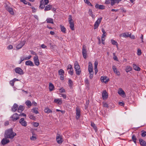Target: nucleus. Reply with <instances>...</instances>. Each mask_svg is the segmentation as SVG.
Segmentation results:
<instances>
[{
  "label": "nucleus",
  "mask_w": 146,
  "mask_h": 146,
  "mask_svg": "<svg viewBox=\"0 0 146 146\" xmlns=\"http://www.w3.org/2000/svg\"><path fill=\"white\" fill-rule=\"evenodd\" d=\"M132 69V68L130 66H127L125 67V71L127 72L131 71Z\"/></svg>",
  "instance_id": "obj_27"
},
{
  "label": "nucleus",
  "mask_w": 146,
  "mask_h": 146,
  "mask_svg": "<svg viewBox=\"0 0 146 146\" xmlns=\"http://www.w3.org/2000/svg\"><path fill=\"white\" fill-rule=\"evenodd\" d=\"M68 84L70 88L72 87L73 85V82L72 81L71 79H69V80Z\"/></svg>",
  "instance_id": "obj_39"
},
{
  "label": "nucleus",
  "mask_w": 146,
  "mask_h": 146,
  "mask_svg": "<svg viewBox=\"0 0 146 146\" xmlns=\"http://www.w3.org/2000/svg\"><path fill=\"white\" fill-rule=\"evenodd\" d=\"M46 21L47 23H54V21L51 18H48L46 19Z\"/></svg>",
  "instance_id": "obj_29"
},
{
  "label": "nucleus",
  "mask_w": 146,
  "mask_h": 146,
  "mask_svg": "<svg viewBox=\"0 0 146 146\" xmlns=\"http://www.w3.org/2000/svg\"><path fill=\"white\" fill-rule=\"evenodd\" d=\"M73 69L72 66L70 64H69L67 66V70L70 69V70H72Z\"/></svg>",
  "instance_id": "obj_53"
},
{
  "label": "nucleus",
  "mask_w": 146,
  "mask_h": 146,
  "mask_svg": "<svg viewBox=\"0 0 146 146\" xmlns=\"http://www.w3.org/2000/svg\"><path fill=\"white\" fill-rule=\"evenodd\" d=\"M34 61L35 65L37 66H38L40 64L38 57L37 56H35L33 58Z\"/></svg>",
  "instance_id": "obj_10"
},
{
  "label": "nucleus",
  "mask_w": 146,
  "mask_h": 146,
  "mask_svg": "<svg viewBox=\"0 0 146 146\" xmlns=\"http://www.w3.org/2000/svg\"><path fill=\"white\" fill-rule=\"evenodd\" d=\"M85 3H86L88 5L92 6L93 5L91 4L90 2L88 0H84Z\"/></svg>",
  "instance_id": "obj_43"
},
{
  "label": "nucleus",
  "mask_w": 146,
  "mask_h": 146,
  "mask_svg": "<svg viewBox=\"0 0 146 146\" xmlns=\"http://www.w3.org/2000/svg\"><path fill=\"white\" fill-rule=\"evenodd\" d=\"M44 111L45 113H52V111L48 107H46L45 108L44 110Z\"/></svg>",
  "instance_id": "obj_31"
},
{
  "label": "nucleus",
  "mask_w": 146,
  "mask_h": 146,
  "mask_svg": "<svg viewBox=\"0 0 146 146\" xmlns=\"http://www.w3.org/2000/svg\"><path fill=\"white\" fill-rule=\"evenodd\" d=\"M119 104L120 106H124V103L123 102H119Z\"/></svg>",
  "instance_id": "obj_61"
},
{
  "label": "nucleus",
  "mask_w": 146,
  "mask_h": 146,
  "mask_svg": "<svg viewBox=\"0 0 146 146\" xmlns=\"http://www.w3.org/2000/svg\"><path fill=\"white\" fill-rule=\"evenodd\" d=\"M98 65V62L97 61H95L94 62V69H97V65Z\"/></svg>",
  "instance_id": "obj_51"
},
{
  "label": "nucleus",
  "mask_w": 146,
  "mask_h": 146,
  "mask_svg": "<svg viewBox=\"0 0 146 146\" xmlns=\"http://www.w3.org/2000/svg\"><path fill=\"white\" fill-rule=\"evenodd\" d=\"M4 7L7 11H8L12 15H14V11L12 8L10 7L6 3L4 4Z\"/></svg>",
  "instance_id": "obj_3"
},
{
  "label": "nucleus",
  "mask_w": 146,
  "mask_h": 146,
  "mask_svg": "<svg viewBox=\"0 0 146 146\" xmlns=\"http://www.w3.org/2000/svg\"><path fill=\"white\" fill-rule=\"evenodd\" d=\"M139 141L141 146H146V142L144 140L141 139H139Z\"/></svg>",
  "instance_id": "obj_20"
},
{
  "label": "nucleus",
  "mask_w": 146,
  "mask_h": 146,
  "mask_svg": "<svg viewBox=\"0 0 146 146\" xmlns=\"http://www.w3.org/2000/svg\"><path fill=\"white\" fill-rule=\"evenodd\" d=\"M62 137L58 133H57L56 137V140L58 143L59 144H61L62 141Z\"/></svg>",
  "instance_id": "obj_7"
},
{
  "label": "nucleus",
  "mask_w": 146,
  "mask_h": 146,
  "mask_svg": "<svg viewBox=\"0 0 146 146\" xmlns=\"http://www.w3.org/2000/svg\"><path fill=\"white\" fill-rule=\"evenodd\" d=\"M25 43V41H23L21 42L20 43L17 45L16 48L18 49L21 48L24 45Z\"/></svg>",
  "instance_id": "obj_14"
},
{
  "label": "nucleus",
  "mask_w": 146,
  "mask_h": 146,
  "mask_svg": "<svg viewBox=\"0 0 146 146\" xmlns=\"http://www.w3.org/2000/svg\"><path fill=\"white\" fill-rule=\"evenodd\" d=\"M19 115V116H25V117L26 116V114H25L24 113H22Z\"/></svg>",
  "instance_id": "obj_60"
},
{
  "label": "nucleus",
  "mask_w": 146,
  "mask_h": 146,
  "mask_svg": "<svg viewBox=\"0 0 146 146\" xmlns=\"http://www.w3.org/2000/svg\"><path fill=\"white\" fill-rule=\"evenodd\" d=\"M103 106L104 107L107 108L108 107V106L107 104L106 103H104L103 105Z\"/></svg>",
  "instance_id": "obj_62"
},
{
  "label": "nucleus",
  "mask_w": 146,
  "mask_h": 146,
  "mask_svg": "<svg viewBox=\"0 0 146 146\" xmlns=\"http://www.w3.org/2000/svg\"><path fill=\"white\" fill-rule=\"evenodd\" d=\"M111 42L112 44L113 45H117V42H116L115 40H114L113 39H112L111 40Z\"/></svg>",
  "instance_id": "obj_45"
},
{
  "label": "nucleus",
  "mask_w": 146,
  "mask_h": 146,
  "mask_svg": "<svg viewBox=\"0 0 146 146\" xmlns=\"http://www.w3.org/2000/svg\"><path fill=\"white\" fill-rule=\"evenodd\" d=\"M52 8V5H47L45 7L44 9L45 11H49Z\"/></svg>",
  "instance_id": "obj_21"
},
{
  "label": "nucleus",
  "mask_w": 146,
  "mask_h": 146,
  "mask_svg": "<svg viewBox=\"0 0 146 146\" xmlns=\"http://www.w3.org/2000/svg\"><path fill=\"white\" fill-rule=\"evenodd\" d=\"M8 48L9 49H11L13 48V46L12 45H9L8 47Z\"/></svg>",
  "instance_id": "obj_64"
},
{
  "label": "nucleus",
  "mask_w": 146,
  "mask_h": 146,
  "mask_svg": "<svg viewBox=\"0 0 146 146\" xmlns=\"http://www.w3.org/2000/svg\"><path fill=\"white\" fill-rule=\"evenodd\" d=\"M76 118L77 119H78L79 118L80 116V108L78 107L76 108Z\"/></svg>",
  "instance_id": "obj_9"
},
{
  "label": "nucleus",
  "mask_w": 146,
  "mask_h": 146,
  "mask_svg": "<svg viewBox=\"0 0 146 146\" xmlns=\"http://www.w3.org/2000/svg\"><path fill=\"white\" fill-rule=\"evenodd\" d=\"M141 136L142 137H145L146 135V131L143 130L141 131Z\"/></svg>",
  "instance_id": "obj_44"
},
{
  "label": "nucleus",
  "mask_w": 146,
  "mask_h": 146,
  "mask_svg": "<svg viewBox=\"0 0 146 146\" xmlns=\"http://www.w3.org/2000/svg\"><path fill=\"white\" fill-rule=\"evenodd\" d=\"M40 5L39 6V7L41 9H43L44 8H45V5L44 3V1L43 0H41L40 1Z\"/></svg>",
  "instance_id": "obj_19"
},
{
  "label": "nucleus",
  "mask_w": 146,
  "mask_h": 146,
  "mask_svg": "<svg viewBox=\"0 0 146 146\" xmlns=\"http://www.w3.org/2000/svg\"><path fill=\"white\" fill-rule=\"evenodd\" d=\"M19 123L23 126L26 127L27 126V122L25 121L24 119L23 118H22L19 120Z\"/></svg>",
  "instance_id": "obj_11"
},
{
  "label": "nucleus",
  "mask_w": 146,
  "mask_h": 146,
  "mask_svg": "<svg viewBox=\"0 0 146 146\" xmlns=\"http://www.w3.org/2000/svg\"><path fill=\"white\" fill-rule=\"evenodd\" d=\"M30 118L33 120H35L36 119L35 116L32 115H30L29 117Z\"/></svg>",
  "instance_id": "obj_47"
},
{
  "label": "nucleus",
  "mask_w": 146,
  "mask_h": 146,
  "mask_svg": "<svg viewBox=\"0 0 146 146\" xmlns=\"http://www.w3.org/2000/svg\"><path fill=\"white\" fill-rule=\"evenodd\" d=\"M112 69L115 73L117 76H119L120 73L119 71H118L117 68L116 66H112Z\"/></svg>",
  "instance_id": "obj_13"
},
{
  "label": "nucleus",
  "mask_w": 146,
  "mask_h": 146,
  "mask_svg": "<svg viewBox=\"0 0 146 146\" xmlns=\"http://www.w3.org/2000/svg\"><path fill=\"white\" fill-rule=\"evenodd\" d=\"M25 60V58H24L22 57H21L20 60L19 62V64H21L22 62H23Z\"/></svg>",
  "instance_id": "obj_59"
},
{
  "label": "nucleus",
  "mask_w": 146,
  "mask_h": 146,
  "mask_svg": "<svg viewBox=\"0 0 146 146\" xmlns=\"http://www.w3.org/2000/svg\"><path fill=\"white\" fill-rule=\"evenodd\" d=\"M118 93L120 95H125V92L121 88H119V89Z\"/></svg>",
  "instance_id": "obj_25"
},
{
  "label": "nucleus",
  "mask_w": 146,
  "mask_h": 146,
  "mask_svg": "<svg viewBox=\"0 0 146 146\" xmlns=\"http://www.w3.org/2000/svg\"><path fill=\"white\" fill-rule=\"evenodd\" d=\"M75 70L76 72V74L78 75H80L81 73V71L80 69V68L78 70L77 69V70Z\"/></svg>",
  "instance_id": "obj_46"
},
{
  "label": "nucleus",
  "mask_w": 146,
  "mask_h": 146,
  "mask_svg": "<svg viewBox=\"0 0 146 146\" xmlns=\"http://www.w3.org/2000/svg\"><path fill=\"white\" fill-rule=\"evenodd\" d=\"M132 139L133 141L134 142L135 144H136V140H137V138L134 134L132 135Z\"/></svg>",
  "instance_id": "obj_34"
},
{
  "label": "nucleus",
  "mask_w": 146,
  "mask_h": 146,
  "mask_svg": "<svg viewBox=\"0 0 146 146\" xmlns=\"http://www.w3.org/2000/svg\"><path fill=\"white\" fill-rule=\"evenodd\" d=\"M54 88V85L51 83H49V89L50 91H52L53 90Z\"/></svg>",
  "instance_id": "obj_32"
},
{
  "label": "nucleus",
  "mask_w": 146,
  "mask_h": 146,
  "mask_svg": "<svg viewBox=\"0 0 146 146\" xmlns=\"http://www.w3.org/2000/svg\"><path fill=\"white\" fill-rule=\"evenodd\" d=\"M102 97L103 99H106L108 97V94L106 90L103 91L102 94Z\"/></svg>",
  "instance_id": "obj_18"
},
{
  "label": "nucleus",
  "mask_w": 146,
  "mask_h": 146,
  "mask_svg": "<svg viewBox=\"0 0 146 146\" xmlns=\"http://www.w3.org/2000/svg\"><path fill=\"white\" fill-rule=\"evenodd\" d=\"M59 91L61 93L65 92V90L63 88L60 89Z\"/></svg>",
  "instance_id": "obj_57"
},
{
  "label": "nucleus",
  "mask_w": 146,
  "mask_h": 146,
  "mask_svg": "<svg viewBox=\"0 0 146 146\" xmlns=\"http://www.w3.org/2000/svg\"><path fill=\"white\" fill-rule=\"evenodd\" d=\"M129 37H130V38L132 39H135V36L134 35H131V34H129Z\"/></svg>",
  "instance_id": "obj_58"
},
{
  "label": "nucleus",
  "mask_w": 146,
  "mask_h": 146,
  "mask_svg": "<svg viewBox=\"0 0 146 146\" xmlns=\"http://www.w3.org/2000/svg\"><path fill=\"white\" fill-rule=\"evenodd\" d=\"M30 139L31 140L34 141L36 139V138L35 136L33 135L31 137Z\"/></svg>",
  "instance_id": "obj_52"
},
{
  "label": "nucleus",
  "mask_w": 146,
  "mask_h": 146,
  "mask_svg": "<svg viewBox=\"0 0 146 146\" xmlns=\"http://www.w3.org/2000/svg\"><path fill=\"white\" fill-rule=\"evenodd\" d=\"M25 64L27 66H34V64L31 60H27L26 61L25 63Z\"/></svg>",
  "instance_id": "obj_22"
},
{
  "label": "nucleus",
  "mask_w": 146,
  "mask_h": 146,
  "mask_svg": "<svg viewBox=\"0 0 146 146\" xmlns=\"http://www.w3.org/2000/svg\"><path fill=\"white\" fill-rule=\"evenodd\" d=\"M88 70L89 72H93V67L91 62H89L88 63Z\"/></svg>",
  "instance_id": "obj_16"
},
{
  "label": "nucleus",
  "mask_w": 146,
  "mask_h": 146,
  "mask_svg": "<svg viewBox=\"0 0 146 146\" xmlns=\"http://www.w3.org/2000/svg\"><path fill=\"white\" fill-rule=\"evenodd\" d=\"M14 70L16 73L20 75H22L24 74L23 70L19 67L16 68L14 69Z\"/></svg>",
  "instance_id": "obj_6"
},
{
  "label": "nucleus",
  "mask_w": 146,
  "mask_h": 146,
  "mask_svg": "<svg viewBox=\"0 0 146 146\" xmlns=\"http://www.w3.org/2000/svg\"><path fill=\"white\" fill-rule=\"evenodd\" d=\"M107 77L106 76H102L101 78V81L104 82L105 83H106L108 82L109 81V79H107Z\"/></svg>",
  "instance_id": "obj_24"
},
{
  "label": "nucleus",
  "mask_w": 146,
  "mask_h": 146,
  "mask_svg": "<svg viewBox=\"0 0 146 146\" xmlns=\"http://www.w3.org/2000/svg\"><path fill=\"white\" fill-rule=\"evenodd\" d=\"M64 71L62 69H60L58 71V74L59 75L64 76Z\"/></svg>",
  "instance_id": "obj_38"
},
{
  "label": "nucleus",
  "mask_w": 146,
  "mask_h": 146,
  "mask_svg": "<svg viewBox=\"0 0 146 146\" xmlns=\"http://www.w3.org/2000/svg\"><path fill=\"white\" fill-rule=\"evenodd\" d=\"M91 125L92 127H93L95 131L96 132L97 131V128L96 127L95 124L94 122H91Z\"/></svg>",
  "instance_id": "obj_36"
},
{
  "label": "nucleus",
  "mask_w": 146,
  "mask_h": 146,
  "mask_svg": "<svg viewBox=\"0 0 146 146\" xmlns=\"http://www.w3.org/2000/svg\"><path fill=\"white\" fill-rule=\"evenodd\" d=\"M25 108L24 106L21 105L20 106L18 109V112L19 113H21L24 110Z\"/></svg>",
  "instance_id": "obj_23"
},
{
  "label": "nucleus",
  "mask_w": 146,
  "mask_h": 146,
  "mask_svg": "<svg viewBox=\"0 0 146 146\" xmlns=\"http://www.w3.org/2000/svg\"><path fill=\"white\" fill-rule=\"evenodd\" d=\"M11 117L12 118V120L15 121L19 119V115L17 113H15Z\"/></svg>",
  "instance_id": "obj_8"
},
{
  "label": "nucleus",
  "mask_w": 146,
  "mask_h": 146,
  "mask_svg": "<svg viewBox=\"0 0 146 146\" xmlns=\"http://www.w3.org/2000/svg\"><path fill=\"white\" fill-rule=\"evenodd\" d=\"M94 73V72H89V73L90 74L89 77L90 79H92L93 78Z\"/></svg>",
  "instance_id": "obj_48"
},
{
  "label": "nucleus",
  "mask_w": 146,
  "mask_h": 146,
  "mask_svg": "<svg viewBox=\"0 0 146 146\" xmlns=\"http://www.w3.org/2000/svg\"><path fill=\"white\" fill-rule=\"evenodd\" d=\"M133 68L134 70L137 71H139L140 70V68L139 67L137 66L135 64H133Z\"/></svg>",
  "instance_id": "obj_26"
},
{
  "label": "nucleus",
  "mask_w": 146,
  "mask_h": 146,
  "mask_svg": "<svg viewBox=\"0 0 146 146\" xmlns=\"http://www.w3.org/2000/svg\"><path fill=\"white\" fill-rule=\"evenodd\" d=\"M18 108V105L16 104H14L12 108L11 111L13 112H15L17 111Z\"/></svg>",
  "instance_id": "obj_17"
},
{
  "label": "nucleus",
  "mask_w": 146,
  "mask_h": 146,
  "mask_svg": "<svg viewBox=\"0 0 146 146\" xmlns=\"http://www.w3.org/2000/svg\"><path fill=\"white\" fill-rule=\"evenodd\" d=\"M33 126L36 127H37L39 125V123L36 122H34L33 123Z\"/></svg>",
  "instance_id": "obj_55"
},
{
  "label": "nucleus",
  "mask_w": 146,
  "mask_h": 146,
  "mask_svg": "<svg viewBox=\"0 0 146 146\" xmlns=\"http://www.w3.org/2000/svg\"><path fill=\"white\" fill-rule=\"evenodd\" d=\"M102 19V17L98 18L97 20L95 22L94 26V29H96L98 28L99 24L101 23Z\"/></svg>",
  "instance_id": "obj_5"
},
{
  "label": "nucleus",
  "mask_w": 146,
  "mask_h": 146,
  "mask_svg": "<svg viewBox=\"0 0 146 146\" xmlns=\"http://www.w3.org/2000/svg\"><path fill=\"white\" fill-rule=\"evenodd\" d=\"M95 7L97 9H105V7L103 5L96 4L95 6Z\"/></svg>",
  "instance_id": "obj_15"
},
{
  "label": "nucleus",
  "mask_w": 146,
  "mask_h": 146,
  "mask_svg": "<svg viewBox=\"0 0 146 146\" xmlns=\"http://www.w3.org/2000/svg\"><path fill=\"white\" fill-rule=\"evenodd\" d=\"M9 140L7 139V137H5V138H4L2 139L1 141V143L3 145H4L9 143Z\"/></svg>",
  "instance_id": "obj_12"
},
{
  "label": "nucleus",
  "mask_w": 146,
  "mask_h": 146,
  "mask_svg": "<svg viewBox=\"0 0 146 146\" xmlns=\"http://www.w3.org/2000/svg\"><path fill=\"white\" fill-rule=\"evenodd\" d=\"M68 73L72 75H73V73H74L73 69H72V70H70L68 71Z\"/></svg>",
  "instance_id": "obj_56"
},
{
  "label": "nucleus",
  "mask_w": 146,
  "mask_h": 146,
  "mask_svg": "<svg viewBox=\"0 0 146 146\" xmlns=\"http://www.w3.org/2000/svg\"><path fill=\"white\" fill-rule=\"evenodd\" d=\"M16 135V133L13 132L12 128L8 129L5 132V137L7 138L12 139Z\"/></svg>",
  "instance_id": "obj_1"
},
{
  "label": "nucleus",
  "mask_w": 146,
  "mask_h": 146,
  "mask_svg": "<svg viewBox=\"0 0 146 146\" xmlns=\"http://www.w3.org/2000/svg\"><path fill=\"white\" fill-rule=\"evenodd\" d=\"M82 54L83 57L86 59L87 55V51L86 49V46L85 45H83L82 48Z\"/></svg>",
  "instance_id": "obj_4"
},
{
  "label": "nucleus",
  "mask_w": 146,
  "mask_h": 146,
  "mask_svg": "<svg viewBox=\"0 0 146 146\" xmlns=\"http://www.w3.org/2000/svg\"><path fill=\"white\" fill-rule=\"evenodd\" d=\"M137 54L139 56L141 54V49H140L138 48L137 49Z\"/></svg>",
  "instance_id": "obj_50"
},
{
  "label": "nucleus",
  "mask_w": 146,
  "mask_h": 146,
  "mask_svg": "<svg viewBox=\"0 0 146 146\" xmlns=\"http://www.w3.org/2000/svg\"><path fill=\"white\" fill-rule=\"evenodd\" d=\"M60 27L61 31L63 33H65L66 29L64 27L60 25Z\"/></svg>",
  "instance_id": "obj_40"
},
{
  "label": "nucleus",
  "mask_w": 146,
  "mask_h": 146,
  "mask_svg": "<svg viewBox=\"0 0 146 146\" xmlns=\"http://www.w3.org/2000/svg\"><path fill=\"white\" fill-rule=\"evenodd\" d=\"M88 13L90 16H91L93 18H94L95 16L94 14H93L92 11V9H89Z\"/></svg>",
  "instance_id": "obj_30"
},
{
  "label": "nucleus",
  "mask_w": 146,
  "mask_h": 146,
  "mask_svg": "<svg viewBox=\"0 0 146 146\" xmlns=\"http://www.w3.org/2000/svg\"><path fill=\"white\" fill-rule=\"evenodd\" d=\"M115 3H117V0H111V6L113 5Z\"/></svg>",
  "instance_id": "obj_41"
},
{
  "label": "nucleus",
  "mask_w": 146,
  "mask_h": 146,
  "mask_svg": "<svg viewBox=\"0 0 146 146\" xmlns=\"http://www.w3.org/2000/svg\"><path fill=\"white\" fill-rule=\"evenodd\" d=\"M54 102L58 104H61L62 103V101L61 100L59 99H55Z\"/></svg>",
  "instance_id": "obj_37"
},
{
  "label": "nucleus",
  "mask_w": 146,
  "mask_h": 146,
  "mask_svg": "<svg viewBox=\"0 0 146 146\" xmlns=\"http://www.w3.org/2000/svg\"><path fill=\"white\" fill-rule=\"evenodd\" d=\"M129 34L128 33H125L121 35V36H122L123 37L125 38L128 37H129Z\"/></svg>",
  "instance_id": "obj_35"
},
{
  "label": "nucleus",
  "mask_w": 146,
  "mask_h": 146,
  "mask_svg": "<svg viewBox=\"0 0 146 146\" xmlns=\"http://www.w3.org/2000/svg\"><path fill=\"white\" fill-rule=\"evenodd\" d=\"M32 110H33V113H35L36 114L39 113L38 111L37 108H33Z\"/></svg>",
  "instance_id": "obj_42"
},
{
  "label": "nucleus",
  "mask_w": 146,
  "mask_h": 146,
  "mask_svg": "<svg viewBox=\"0 0 146 146\" xmlns=\"http://www.w3.org/2000/svg\"><path fill=\"white\" fill-rule=\"evenodd\" d=\"M68 22H69V23L70 24V29H71L72 30L74 31V21L72 19V16L71 15H70L69 16Z\"/></svg>",
  "instance_id": "obj_2"
},
{
  "label": "nucleus",
  "mask_w": 146,
  "mask_h": 146,
  "mask_svg": "<svg viewBox=\"0 0 146 146\" xmlns=\"http://www.w3.org/2000/svg\"><path fill=\"white\" fill-rule=\"evenodd\" d=\"M14 82L15 81L12 80L10 81L9 83L11 86H14Z\"/></svg>",
  "instance_id": "obj_54"
},
{
  "label": "nucleus",
  "mask_w": 146,
  "mask_h": 146,
  "mask_svg": "<svg viewBox=\"0 0 146 146\" xmlns=\"http://www.w3.org/2000/svg\"><path fill=\"white\" fill-rule=\"evenodd\" d=\"M113 58L115 60H116V61H118V58L117 57L115 56V53H113Z\"/></svg>",
  "instance_id": "obj_49"
},
{
  "label": "nucleus",
  "mask_w": 146,
  "mask_h": 146,
  "mask_svg": "<svg viewBox=\"0 0 146 146\" xmlns=\"http://www.w3.org/2000/svg\"><path fill=\"white\" fill-rule=\"evenodd\" d=\"M74 68L76 70H78L80 68V67L78 62H76L74 64Z\"/></svg>",
  "instance_id": "obj_33"
},
{
  "label": "nucleus",
  "mask_w": 146,
  "mask_h": 146,
  "mask_svg": "<svg viewBox=\"0 0 146 146\" xmlns=\"http://www.w3.org/2000/svg\"><path fill=\"white\" fill-rule=\"evenodd\" d=\"M25 104L29 108H30L32 105L31 102L29 100L26 101L25 102Z\"/></svg>",
  "instance_id": "obj_28"
},
{
  "label": "nucleus",
  "mask_w": 146,
  "mask_h": 146,
  "mask_svg": "<svg viewBox=\"0 0 146 146\" xmlns=\"http://www.w3.org/2000/svg\"><path fill=\"white\" fill-rule=\"evenodd\" d=\"M49 3L48 0H44V3L45 5H47Z\"/></svg>",
  "instance_id": "obj_63"
}]
</instances>
